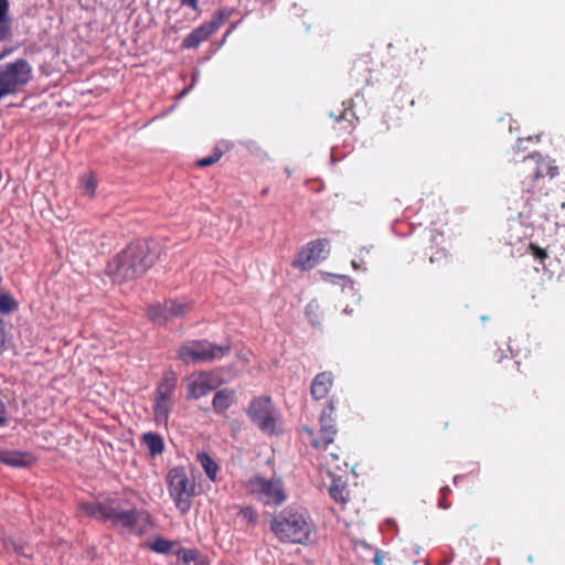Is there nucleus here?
<instances>
[{
  "label": "nucleus",
  "mask_w": 565,
  "mask_h": 565,
  "mask_svg": "<svg viewBox=\"0 0 565 565\" xmlns=\"http://www.w3.org/2000/svg\"><path fill=\"white\" fill-rule=\"evenodd\" d=\"M79 188L83 195L93 199L97 188V180L95 175L92 172L82 175L79 179Z\"/></svg>",
  "instance_id": "cd10ccee"
},
{
  "label": "nucleus",
  "mask_w": 565,
  "mask_h": 565,
  "mask_svg": "<svg viewBox=\"0 0 565 565\" xmlns=\"http://www.w3.org/2000/svg\"><path fill=\"white\" fill-rule=\"evenodd\" d=\"M520 174H525L522 180L523 190L534 193L540 179L545 175L554 178L558 174V168L550 164L540 153H533L524 158Z\"/></svg>",
  "instance_id": "6e6552de"
},
{
  "label": "nucleus",
  "mask_w": 565,
  "mask_h": 565,
  "mask_svg": "<svg viewBox=\"0 0 565 565\" xmlns=\"http://www.w3.org/2000/svg\"><path fill=\"white\" fill-rule=\"evenodd\" d=\"M161 249L152 239L137 238L118 253L108 267L117 280L143 276L159 259Z\"/></svg>",
  "instance_id": "f257e3e1"
},
{
  "label": "nucleus",
  "mask_w": 565,
  "mask_h": 565,
  "mask_svg": "<svg viewBox=\"0 0 565 565\" xmlns=\"http://www.w3.org/2000/svg\"><path fill=\"white\" fill-rule=\"evenodd\" d=\"M0 461L10 467L23 468L34 462L30 452L15 450H0Z\"/></svg>",
  "instance_id": "a211bd4d"
},
{
  "label": "nucleus",
  "mask_w": 565,
  "mask_h": 565,
  "mask_svg": "<svg viewBox=\"0 0 565 565\" xmlns=\"http://www.w3.org/2000/svg\"><path fill=\"white\" fill-rule=\"evenodd\" d=\"M196 461L201 465L205 475L211 481H216L220 466L207 452H198Z\"/></svg>",
  "instance_id": "393cba45"
},
{
  "label": "nucleus",
  "mask_w": 565,
  "mask_h": 565,
  "mask_svg": "<svg viewBox=\"0 0 565 565\" xmlns=\"http://www.w3.org/2000/svg\"><path fill=\"white\" fill-rule=\"evenodd\" d=\"M441 258H445V259L448 258V253L444 248L438 249L435 255H430L429 262L431 264H434L435 262H437L438 259H441Z\"/></svg>",
  "instance_id": "4c0bfd02"
},
{
  "label": "nucleus",
  "mask_w": 565,
  "mask_h": 565,
  "mask_svg": "<svg viewBox=\"0 0 565 565\" xmlns=\"http://www.w3.org/2000/svg\"><path fill=\"white\" fill-rule=\"evenodd\" d=\"M418 60H419V63H420V64L424 62V58H423V57H420V56L418 57Z\"/></svg>",
  "instance_id": "49530a36"
},
{
  "label": "nucleus",
  "mask_w": 565,
  "mask_h": 565,
  "mask_svg": "<svg viewBox=\"0 0 565 565\" xmlns=\"http://www.w3.org/2000/svg\"><path fill=\"white\" fill-rule=\"evenodd\" d=\"M247 415L262 431L275 433L277 415L270 397L259 396L252 399L247 408Z\"/></svg>",
  "instance_id": "9d476101"
},
{
  "label": "nucleus",
  "mask_w": 565,
  "mask_h": 565,
  "mask_svg": "<svg viewBox=\"0 0 565 565\" xmlns=\"http://www.w3.org/2000/svg\"><path fill=\"white\" fill-rule=\"evenodd\" d=\"M180 3L191 8L194 11H199V0H180Z\"/></svg>",
  "instance_id": "58836bf2"
},
{
  "label": "nucleus",
  "mask_w": 565,
  "mask_h": 565,
  "mask_svg": "<svg viewBox=\"0 0 565 565\" xmlns=\"http://www.w3.org/2000/svg\"><path fill=\"white\" fill-rule=\"evenodd\" d=\"M122 512L120 503L116 500L104 502V521H111L115 523L117 515Z\"/></svg>",
  "instance_id": "c756f323"
},
{
  "label": "nucleus",
  "mask_w": 565,
  "mask_h": 565,
  "mask_svg": "<svg viewBox=\"0 0 565 565\" xmlns=\"http://www.w3.org/2000/svg\"><path fill=\"white\" fill-rule=\"evenodd\" d=\"M173 407V402L154 398L153 415L158 425H168L169 415Z\"/></svg>",
  "instance_id": "a878e982"
},
{
  "label": "nucleus",
  "mask_w": 565,
  "mask_h": 565,
  "mask_svg": "<svg viewBox=\"0 0 565 565\" xmlns=\"http://www.w3.org/2000/svg\"><path fill=\"white\" fill-rule=\"evenodd\" d=\"M18 309V302L7 292H0V312L9 315Z\"/></svg>",
  "instance_id": "7c9ffc66"
},
{
  "label": "nucleus",
  "mask_w": 565,
  "mask_h": 565,
  "mask_svg": "<svg viewBox=\"0 0 565 565\" xmlns=\"http://www.w3.org/2000/svg\"><path fill=\"white\" fill-rule=\"evenodd\" d=\"M235 399V391L231 388H223L217 391L212 399V406L218 414L226 412Z\"/></svg>",
  "instance_id": "aec40b11"
},
{
  "label": "nucleus",
  "mask_w": 565,
  "mask_h": 565,
  "mask_svg": "<svg viewBox=\"0 0 565 565\" xmlns=\"http://www.w3.org/2000/svg\"><path fill=\"white\" fill-rule=\"evenodd\" d=\"M335 401L331 397L326 406L322 408L320 414V430L317 433L312 428L305 426L302 428L303 439L307 444L313 447L316 450H326L327 447L333 443L337 435L335 428Z\"/></svg>",
  "instance_id": "0eeeda50"
},
{
  "label": "nucleus",
  "mask_w": 565,
  "mask_h": 565,
  "mask_svg": "<svg viewBox=\"0 0 565 565\" xmlns=\"http://www.w3.org/2000/svg\"><path fill=\"white\" fill-rule=\"evenodd\" d=\"M177 382V374L173 371L166 372L156 387L154 398L173 402Z\"/></svg>",
  "instance_id": "f3484780"
},
{
  "label": "nucleus",
  "mask_w": 565,
  "mask_h": 565,
  "mask_svg": "<svg viewBox=\"0 0 565 565\" xmlns=\"http://www.w3.org/2000/svg\"><path fill=\"white\" fill-rule=\"evenodd\" d=\"M329 494L334 501L345 504L350 495L347 482L342 478H333L329 487Z\"/></svg>",
  "instance_id": "5701e85b"
},
{
  "label": "nucleus",
  "mask_w": 565,
  "mask_h": 565,
  "mask_svg": "<svg viewBox=\"0 0 565 565\" xmlns=\"http://www.w3.org/2000/svg\"><path fill=\"white\" fill-rule=\"evenodd\" d=\"M349 104L352 105V100H349ZM353 119L358 118L355 117L354 111L351 109V106L345 107L344 110H342L339 116H335L337 121L345 120L350 124L349 126L351 128H353Z\"/></svg>",
  "instance_id": "473e14b6"
},
{
  "label": "nucleus",
  "mask_w": 565,
  "mask_h": 565,
  "mask_svg": "<svg viewBox=\"0 0 565 565\" xmlns=\"http://www.w3.org/2000/svg\"><path fill=\"white\" fill-rule=\"evenodd\" d=\"M232 10L220 9L216 10L211 19L195 29H193L182 41V50H195L203 42L207 41L213 34H215L220 28L230 19Z\"/></svg>",
  "instance_id": "1a4fd4ad"
},
{
  "label": "nucleus",
  "mask_w": 565,
  "mask_h": 565,
  "mask_svg": "<svg viewBox=\"0 0 565 565\" xmlns=\"http://www.w3.org/2000/svg\"><path fill=\"white\" fill-rule=\"evenodd\" d=\"M370 62L371 58L369 56H364L353 63L350 71V77L355 84L367 85L370 83Z\"/></svg>",
  "instance_id": "6ab92c4d"
},
{
  "label": "nucleus",
  "mask_w": 565,
  "mask_h": 565,
  "mask_svg": "<svg viewBox=\"0 0 565 565\" xmlns=\"http://www.w3.org/2000/svg\"><path fill=\"white\" fill-rule=\"evenodd\" d=\"M319 306L317 303L310 302L306 307V316L310 320L312 324H317L320 322L319 315H318Z\"/></svg>",
  "instance_id": "72a5a7b5"
},
{
  "label": "nucleus",
  "mask_w": 565,
  "mask_h": 565,
  "mask_svg": "<svg viewBox=\"0 0 565 565\" xmlns=\"http://www.w3.org/2000/svg\"><path fill=\"white\" fill-rule=\"evenodd\" d=\"M32 78V66L24 58L0 65V100L14 95Z\"/></svg>",
  "instance_id": "423d86ee"
},
{
  "label": "nucleus",
  "mask_w": 565,
  "mask_h": 565,
  "mask_svg": "<svg viewBox=\"0 0 565 565\" xmlns=\"http://www.w3.org/2000/svg\"><path fill=\"white\" fill-rule=\"evenodd\" d=\"M7 349V332L4 329V323L0 319V352Z\"/></svg>",
  "instance_id": "e433bc0d"
},
{
  "label": "nucleus",
  "mask_w": 565,
  "mask_h": 565,
  "mask_svg": "<svg viewBox=\"0 0 565 565\" xmlns=\"http://www.w3.org/2000/svg\"><path fill=\"white\" fill-rule=\"evenodd\" d=\"M270 531L281 543L305 545L310 541L315 524L306 509L289 505L273 518Z\"/></svg>",
  "instance_id": "f03ea898"
},
{
  "label": "nucleus",
  "mask_w": 565,
  "mask_h": 565,
  "mask_svg": "<svg viewBox=\"0 0 565 565\" xmlns=\"http://www.w3.org/2000/svg\"><path fill=\"white\" fill-rule=\"evenodd\" d=\"M334 384V375L330 371L318 373L310 385V395L315 401H321L329 396Z\"/></svg>",
  "instance_id": "dca6fc26"
},
{
  "label": "nucleus",
  "mask_w": 565,
  "mask_h": 565,
  "mask_svg": "<svg viewBox=\"0 0 565 565\" xmlns=\"http://www.w3.org/2000/svg\"><path fill=\"white\" fill-rule=\"evenodd\" d=\"M178 557L181 565H205L199 551L193 548H182L178 553Z\"/></svg>",
  "instance_id": "c85d7f7f"
},
{
  "label": "nucleus",
  "mask_w": 565,
  "mask_h": 565,
  "mask_svg": "<svg viewBox=\"0 0 565 565\" xmlns=\"http://www.w3.org/2000/svg\"><path fill=\"white\" fill-rule=\"evenodd\" d=\"M234 29V26L232 25L224 34V39L223 41H225V39L230 35V33L232 32V30Z\"/></svg>",
  "instance_id": "37998d69"
},
{
  "label": "nucleus",
  "mask_w": 565,
  "mask_h": 565,
  "mask_svg": "<svg viewBox=\"0 0 565 565\" xmlns=\"http://www.w3.org/2000/svg\"><path fill=\"white\" fill-rule=\"evenodd\" d=\"M425 52H426V47H424V46H423V47H420V49H419V47H416V49H415V54H416V55H417V54H419V53H425Z\"/></svg>",
  "instance_id": "79ce46f5"
},
{
  "label": "nucleus",
  "mask_w": 565,
  "mask_h": 565,
  "mask_svg": "<svg viewBox=\"0 0 565 565\" xmlns=\"http://www.w3.org/2000/svg\"><path fill=\"white\" fill-rule=\"evenodd\" d=\"M232 350L230 343L215 344L205 339L183 342L177 358L185 364L213 363L222 360Z\"/></svg>",
  "instance_id": "7ed1b4c3"
},
{
  "label": "nucleus",
  "mask_w": 565,
  "mask_h": 565,
  "mask_svg": "<svg viewBox=\"0 0 565 565\" xmlns=\"http://www.w3.org/2000/svg\"><path fill=\"white\" fill-rule=\"evenodd\" d=\"M151 457L159 456L164 450L163 438L157 433H145L141 438Z\"/></svg>",
  "instance_id": "b1692460"
},
{
  "label": "nucleus",
  "mask_w": 565,
  "mask_h": 565,
  "mask_svg": "<svg viewBox=\"0 0 565 565\" xmlns=\"http://www.w3.org/2000/svg\"><path fill=\"white\" fill-rule=\"evenodd\" d=\"M6 422V418H4V409L3 407L0 405V424H3Z\"/></svg>",
  "instance_id": "ea45409f"
},
{
  "label": "nucleus",
  "mask_w": 565,
  "mask_h": 565,
  "mask_svg": "<svg viewBox=\"0 0 565 565\" xmlns=\"http://www.w3.org/2000/svg\"><path fill=\"white\" fill-rule=\"evenodd\" d=\"M193 309L192 301L167 299L162 303L152 305L147 309L148 318L156 323H164L174 318H181Z\"/></svg>",
  "instance_id": "9b49d317"
},
{
  "label": "nucleus",
  "mask_w": 565,
  "mask_h": 565,
  "mask_svg": "<svg viewBox=\"0 0 565 565\" xmlns=\"http://www.w3.org/2000/svg\"><path fill=\"white\" fill-rule=\"evenodd\" d=\"M439 505H440L441 508H444V509H447V508H448V504H446V501H444V500H441V501L439 502Z\"/></svg>",
  "instance_id": "c03bdc74"
},
{
  "label": "nucleus",
  "mask_w": 565,
  "mask_h": 565,
  "mask_svg": "<svg viewBox=\"0 0 565 565\" xmlns=\"http://www.w3.org/2000/svg\"><path fill=\"white\" fill-rule=\"evenodd\" d=\"M9 7L8 0H0V42L11 40L12 38Z\"/></svg>",
  "instance_id": "4be33fe9"
},
{
  "label": "nucleus",
  "mask_w": 565,
  "mask_h": 565,
  "mask_svg": "<svg viewBox=\"0 0 565 565\" xmlns=\"http://www.w3.org/2000/svg\"><path fill=\"white\" fill-rule=\"evenodd\" d=\"M81 513L104 521V502H83L78 504Z\"/></svg>",
  "instance_id": "bb28decb"
},
{
  "label": "nucleus",
  "mask_w": 565,
  "mask_h": 565,
  "mask_svg": "<svg viewBox=\"0 0 565 565\" xmlns=\"http://www.w3.org/2000/svg\"><path fill=\"white\" fill-rule=\"evenodd\" d=\"M521 143H522V139H519V148L521 147Z\"/></svg>",
  "instance_id": "de8ad7c7"
},
{
  "label": "nucleus",
  "mask_w": 565,
  "mask_h": 565,
  "mask_svg": "<svg viewBox=\"0 0 565 565\" xmlns=\"http://www.w3.org/2000/svg\"><path fill=\"white\" fill-rule=\"evenodd\" d=\"M449 491H450V490H449V488H448V487L443 488V492H444V494H445V493H448Z\"/></svg>",
  "instance_id": "a18cd8bd"
},
{
  "label": "nucleus",
  "mask_w": 565,
  "mask_h": 565,
  "mask_svg": "<svg viewBox=\"0 0 565 565\" xmlns=\"http://www.w3.org/2000/svg\"><path fill=\"white\" fill-rule=\"evenodd\" d=\"M222 157V152L218 150H215L212 156L204 157L200 160H198L196 164L199 167H209L217 162Z\"/></svg>",
  "instance_id": "f704fd0d"
},
{
  "label": "nucleus",
  "mask_w": 565,
  "mask_h": 565,
  "mask_svg": "<svg viewBox=\"0 0 565 565\" xmlns=\"http://www.w3.org/2000/svg\"><path fill=\"white\" fill-rule=\"evenodd\" d=\"M114 524L122 526L131 533L141 535L147 531L150 524V516L146 511L136 509L122 510V512L117 515V520Z\"/></svg>",
  "instance_id": "2eb2a0df"
},
{
  "label": "nucleus",
  "mask_w": 565,
  "mask_h": 565,
  "mask_svg": "<svg viewBox=\"0 0 565 565\" xmlns=\"http://www.w3.org/2000/svg\"><path fill=\"white\" fill-rule=\"evenodd\" d=\"M173 545L174 543L172 541L159 536L149 545V547L153 552L168 554L172 550Z\"/></svg>",
  "instance_id": "2f4dec72"
},
{
  "label": "nucleus",
  "mask_w": 565,
  "mask_h": 565,
  "mask_svg": "<svg viewBox=\"0 0 565 565\" xmlns=\"http://www.w3.org/2000/svg\"><path fill=\"white\" fill-rule=\"evenodd\" d=\"M13 50L12 49H9V50H4L1 54H0V60L6 57L8 54H10Z\"/></svg>",
  "instance_id": "a19ab883"
},
{
  "label": "nucleus",
  "mask_w": 565,
  "mask_h": 565,
  "mask_svg": "<svg viewBox=\"0 0 565 565\" xmlns=\"http://www.w3.org/2000/svg\"><path fill=\"white\" fill-rule=\"evenodd\" d=\"M114 524L122 526L131 533L141 535L147 531L150 524V516L146 511L136 509L122 510V512L117 515V520Z\"/></svg>",
  "instance_id": "4468645a"
},
{
  "label": "nucleus",
  "mask_w": 565,
  "mask_h": 565,
  "mask_svg": "<svg viewBox=\"0 0 565 565\" xmlns=\"http://www.w3.org/2000/svg\"><path fill=\"white\" fill-rule=\"evenodd\" d=\"M167 486L177 509L185 514L189 512L195 494V482L190 479L184 467H173L167 473Z\"/></svg>",
  "instance_id": "39448f33"
},
{
  "label": "nucleus",
  "mask_w": 565,
  "mask_h": 565,
  "mask_svg": "<svg viewBox=\"0 0 565 565\" xmlns=\"http://www.w3.org/2000/svg\"><path fill=\"white\" fill-rule=\"evenodd\" d=\"M329 254V241L326 238H319L309 242L303 247L296 259L294 260V267L302 270L311 269L318 263L326 259Z\"/></svg>",
  "instance_id": "ddd939ff"
},
{
  "label": "nucleus",
  "mask_w": 565,
  "mask_h": 565,
  "mask_svg": "<svg viewBox=\"0 0 565 565\" xmlns=\"http://www.w3.org/2000/svg\"><path fill=\"white\" fill-rule=\"evenodd\" d=\"M246 490L265 505L279 507L287 500L284 482L279 477L267 479L255 475L246 481Z\"/></svg>",
  "instance_id": "20e7f679"
},
{
  "label": "nucleus",
  "mask_w": 565,
  "mask_h": 565,
  "mask_svg": "<svg viewBox=\"0 0 565 565\" xmlns=\"http://www.w3.org/2000/svg\"><path fill=\"white\" fill-rule=\"evenodd\" d=\"M530 249L532 255L536 258L543 262L547 257V253L544 248L540 247L539 245H535L533 243L530 244Z\"/></svg>",
  "instance_id": "c9c22d12"
},
{
  "label": "nucleus",
  "mask_w": 565,
  "mask_h": 565,
  "mask_svg": "<svg viewBox=\"0 0 565 565\" xmlns=\"http://www.w3.org/2000/svg\"><path fill=\"white\" fill-rule=\"evenodd\" d=\"M188 399H199L222 385V379L214 371H201L185 379Z\"/></svg>",
  "instance_id": "f8f14e48"
},
{
  "label": "nucleus",
  "mask_w": 565,
  "mask_h": 565,
  "mask_svg": "<svg viewBox=\"0 0 565 565\" xmlns=\"http://www.w3.org/2000/svg\"><path fill=\"white\" fill-rule=\"evenodd\" d=\"M237 519L247 529H254L259 523V514L253 505H237Z\"/></svg>",
  "instance_id": "412c9836"
}]
</instances>
